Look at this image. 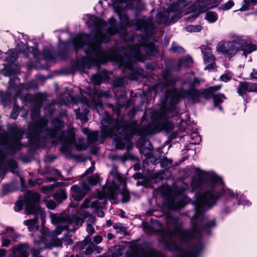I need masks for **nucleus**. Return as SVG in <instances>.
I'll use <instances>...</instances> for the list:
<instances>
[{"label": "nucleus", "instance_id": "1", "mask_svg": "<svg viewBox=\"0 0 257 257\" xmlns=\"http://www.w3.org/2000/svg\"><path fill=\"white\" fill-rule=\"evenodd\" d=\"M191 186L194 190L204 189L205 191L196 197L195 214L192 220L191 230L183 229L182 222L178 217H169L167 219V229H164L158 221L151 225L143 223L144 230L147 233L160 232L162 241L171 250H181V245L192 239L200 240L203 228L197 223L196 220L206 209L215 205L218 199H237L238 196L236 192L227 188L221 178L213 172L196 169Z\"/></svg>", "mask_w": 257, "mask_h": 257}, {"label": "nucleus", "instance_id": "2", "mask_svg": "<svg viewBox=\"0 0 257 257\" xmlns=\"http://www.w3.org/2000/svg\"><path fill=\"white\" fill-rule=\"evenodd\" d=\"M92 20L94 22L95 34L94 40L89 42L88 35L83 34L74 38L72 44L76 50L82 48L85 52V57L78 60L80 66L89 68L92 65L104 63L108 59V53L101 49L100 42H107L110 36L116 33L124 35L125 30L122 29V32L118 30L116 21L113 18H110L107 24L101 19L94 17Z\"/></svg>", "mask_w": 257, "mask_h": 257}, {"label": "nucleus", "instance_id": "3", "mask_svg": "<svg viewBox=\"0 0 257 257\" xmlns=\"http://www.w3.org/2000/svg\"><path fill=\"white\" fill-rule=\"evenodd\" d=\"M101 124V134L103 138L107 137H113L118 134H120L123 138V140L121 137L115 139L116 147L118 149L123 148L125 145L124 141L128 142L133 135L145 136L159 132L160 130L165 128V126L162 125L159 129L152 130V124L146 127H142L135 121L128 123L123 120L113 122L109 116H107L106 119H103Z\"/></svg>", "mask_w": 257, "mask_h": 257}, {"label": "nucleus", "instance_id": "4", "mask_svg": "<svg viewBox=\"0 0 257 257\" xmlns=\"http://www.w3.org/2000/svg\"><path fill=\"white\" fill-rule=\"evenodd\" d=\"M88 214L83 211L78 216H73L71 218L66 215H60L53 213L50 214L51 222L56 224V227L54 231H50L46 227L43 228V230L47 234L44 244L50 248L53 246L61 247L63 244L65 245L72 243V240L69 236H65L62 239L56 238V236L61 233L64 230L67 229L69 225H80L82 224L83 219L86 218Z\"/></svg>", "mask_w": 257, "mask_h": 257}, {"label": "nucleus", "instance_id": "5", "mask_svg": "<svg viewBox=\"0 0 257 257\" xmlns=\"http://www.w3.org/2000/svg\"><path fill=\"white\" fill-rule=\"evenodd\" d=\"M157 48L153 43L144 44L135 46H129L127 52L124 56H118L117 61L120 67L127 68L131 72H141V69H136L135 63L137 61H143L146 59L145 53L151 56H155Z\"/></svg>", "mask_w": 257, "mask_h": 257}, {"label": "nucleus", "instance_id": "6", "mask_svg": "<svg viewBox=\"0 0 257 257\" xmlns=\"http://www.w3.org/2000/svg\"><path fill=\"white\" fill-rule=\"evenodd\" d=\"M204 249L202 243L199 242L192 247V249L185 254L184 257H199ZM124 257H164L159 253L152 249H145L139 245L130 247V250L125 252Z\"/></svg>", "mask_w": 257, "mask_h": 257}, {"label": "nucleus", "instance_id": "7", "mask_svg": "<svg viewBox=\"0 0 257 257\" xmlns=\"http://www.w3.org/2000/svg\"><path fill=\"white\" fill-rule=\"evenodd\" d=\"M242 42L239 36H235L232 41L222 40L216 46V51L221 54L225 58L230 59L235 56L239 51L238 43Z\"/></svg>", "mask_w": 257, "mask_h": 257}, {"label": "nucleus", "instance_id": "8", "mask_svg": "<svg viewBox=\"0 0 257 257\" xmlns=\"http://www.w3.org/2000/svg\"><path fill=\"white\" fill-rule=\"evenodd\" d=\"M39 114V106L34 108L32 110V118L34 123L29 127L30 137L34 141L38 142L40 141V137L46 130L45 126L47 122L44 118H40L36 121L37 118Z\"/></svg>", "mask_w": 257, "mask_h": 257}, {"label": "nucleus", "instance_id": "9", "mask_svg": "<svg viewBox=\"0 0 257 257\" xmlns=\"http://www.w3.org/2000/svg\"><path fill=\"white\" fill-rule=\"evenodd\" d=\"M183 91L173 90L168 92L166 96V100L164 104V108L162 110L164 115H166L169 112L172 113L173 115L178 114V110L176 104L180 99L183 97Z\"/></svg>", "mask_w": 257, "mask_h": 257}, {"label": "nucleus", "instance_id": "10", "mask_svg": "<svg viewBox=\"0 0 257 257\" xmlns=\"http://www.w3.org/2000/svg\"><path fill=\"white\" fill-rule=\"evenodd\" d=\"M51 138H57L58 141L62 144L60 149L61 152L69 154L71 152V145L75 144V135L73 131H70L69 132L63 133L61 134L59 132L53 131L50 133Z\"/></svg>", "mask_w": 257, "mask_h": 257}, {"label": "nucleus", "instance_id": "11", "mask_svg": "<svg viewBox=\"0 0 257 257\" xmlns=\"http://www.w3.org/2000/svg\"><path fill=\"white\" fill-rule=\"evenodd\" d=\"M215 0H199L189 8V11L186 14L191 13L192 14L186 18L187 21L189 22L193 21L201 13L207 10L214 7Z\"/></svg>", "mask_w": 257, "mask_h": 257}, {"label": "nucleus", "instance_id": "12", "mask_svg": "<svg viewBox=\"0 0 257 257\" xmlns=\"http://www.w3.org/2000/svg\"><path fill=\"white\" fill-rule=\"evenodd\" d=\"M12 138L9 139L6 133L3 134L0 143L11 151H15L19 149V141L22 135V131L16 127H13L10 130Z\"/></svg>", "mask_w": 257, "mask_h": 257}, {"label": "nucleus", "instance_id": "13", "mask_svg": "<svg viewBox=\"0 0 257 257\" xmlns=\"http://www.w3.org/2000/svg\"><path fill=\"white\" fill-rule=\"evenodd\" d=\"M40 196L36 192H28L26 197L25 210L28 214H37L40 213L42 217L43 214L42 210L39 208L38 202L39 200Z\"/></svg>", "mask_w": 257, "mask_h": 257}, {"label": "nucleus", "instance_id": "14", "mask_svg": "<svg viewBox=\"0 0 257 257\" xmlns=\"http://www.w3.org/2000/svg\"><path fill=\"white\" fill-rule=\"evenodd\" d=\"M175 5H170L168 6L167 10L162 12L158 13L157 17V20L159 23L169 24L174 23L176 20L180 17V13H177L176 9L175 10L173 7Z\"/></svg>", "mask_w": 257, "mask_h": 257}, {"label": "nucleus", "instance_id": "15", "mask_svg": "<svg viewBox=\"0 0 257 257\" xmlns=\"http://www.w3.org/2000/svg\"><path fill=\"white\" fill-rule=\"evenodd\" d=\"M31 50L32 51L33 56L36 58L38 57V51L35 47L29 48L24 43H21L17 45L16 50L9 52V56L6 58V61L10 63L14 62L18 58V52L23 53L27 56L28 54V51H30Z\"/></svg>", "mask_w": 257, "mask_h": 257}, {"label": "nucleus", "instance_id": "16", "mask_svg": "<svg viewBox=\"0 0 257 257\" xmlns=\"http://www.w3.org/2000/svg\"><path fill=\"white\" fill-rule=\"evenodd\" d=\"M90 189L89 185L87 182H84L81 186L73 185L71 188V195L75 200H81L85 195L86 192Z\"/></svg>", "mask_w": 257, "mask_h": 257}, {"label": "nucleus", "instance_id": "17", "mask_svg": "<svg viewBox=\"0 0 257 257\" xmlns=\"http://www.w3.org/2000/svg\"><path fill=\"white\" fill-rule=\"evenodd\" d=\"M202 53L203 54L204 62L207 66L205 67V70L209 71L215 69L216 66L215 64V57L211 54L210 49L206 46H202L200 47Z\"/></svg>", "mask_w": 257, "mask_h": 257}, {"label": "nucleus", "instance_id": "18", "mask_svg": "<svg viewBox=\"0 0 257 257\" xmlns=\"http://www.w3.org/2000/svg\"><path fill=\"white\" fill-rule=\"evenodd\" d=\"M41 236L39 238L37 234H35L34 235V242L36 245L35 248L33 249L31 251L33 257H42L41 256H38L40 252V250L44 247H48L44 244V241L46 239V236L47 233H46L42 229L41 231Z\"/></svg>", "mask_w": 257, "mask_h": 257}, {"label": "nucleus", "instance_id": "19", "mask_svg": "<svg viewBox=\"0 0 257 257\" xmlns=\"http://www.w3.org/2000/svg\"><path fill=\"white\" fill-rule=\"evenodd\" d=\"M242 42L238 43V47H239V51L243 52V55L245 57L249 54L251 53L252 52L257 49V46L253 43L249 42L248 40L243 36H239Z\"/></svg>", "mask_w": 257, "mask_h": 257}, {"label": "nucleus", "instance_id": "20", "mask_svg": "<svg viewBox=\"0 0 257 257\" xmlns=\"http://www.w3.org/2000/svg\"><path fill=\"white\" fill-rule=\"evenodd\" d=\"M136 25L137 29L143 31L146 33H149L155 28L152 20L150 18L138 20L136 21Z\"/></svg>", "mask_w": 257, "mask_h": 257}, {"label": "nucleus", "instance_id": "21", "mask_svg": "<svg viewBox=\"0 0 257 257\" xmlns=\"http://www.w3.org/2000/svg\"><path fill=\"white\" fill-rule=\"evenodd\" d=\"M79 101L82 104L86 105L91 108L96 109L98 113H99L102 107V101L98 97H94L91 100H88L85 98H82Z\"/></svg>", "mask_w": 257, "mask_h": 257}, {"label": "nucleus", "instance_id": "22", "mask_svg": "<svg viewBox=\"0 0 257 257\" xmlns=\"http://www.w3.org/2000/svg\"><path fill=\"white\" fill-rule=\"evenodd\" d=\"M187 201V197L179 195L169 201V206L171 209L176 210L183 207Z\"/></svg>", "mask_w": 257, "mask_h": 257}, {"label": "nucleus", "instance_id": "23", "mask_svg": "<svg viewBox=\"0 0 257 257\" xmlns=\"http://www.w3.org/2000/svg\"><path fill=\"white\" fill-rule=\"evenodd\" d=\"M256 89L255 86L252 83L241 82L239 83L237 92L240 95H243L247 92L256 91Z\"/></svg>", "mask_w": 257, "mask_h": 257}, {"label": "nucleus", "instance_id": "24", "mask_svg": "<svg viewBox=\"0 0 257 257\" xmlns=\"http://www.w3.org/2000/svg\"><path fill=\"white\" fill-rule=\"evenodd\" d=\"M118 189V185L115 183V181H112V185L108 186L107 190L104 189V193L102 196L100 198L106 197L110 199H113L116 197V191Z\"/></svg>", "mask_w": 257, "mask_h": 257}, {"label": "nucleus", "instance_id": "25", "mask_svg": "<svg viewBox=\"0 0 257 257\" xmlns=\"http://www.w3.org/2000/svg\"><path fill=\"white\" fill-rule=\"evenodd\" d=\"M114 176L116 177V179L119 181L120 183H122L123 185V188L122 189L121 194L122 197V202H126L129 201L130 199V195L129 192L128 190L125 188L124 185H125V182H124L122 179L120 178L118 175H111L109 176V179L110 180L111 178H113Z\"/></svg>", "mask_w": 257, "mask_h": 257}, {"label": "nucleus", "instance_id": "26", "mask_svg": "<svg viewBox=\"0 0 257 257\" xmlns=\"http://www.w3.org/2000/svg\"><path fill=\"white\" fill-rule=\"evenodd\" d=\"M192 63L193 60L190 57L184 56L179 59L178 66L180 68H185L190 66Z\"/></svg>", "mask_w": 257, "mask_h": 257}, {"label": "nucleus", "instance_id": "27", "mask_svg": "<svg viewBox=\"0 0 257 257\" xmlns=\"http://www.w3.org/2000/svg\"><path fill=\"white\" fill-rule=\"evenodd\" d=\"M111 1L115 12H119L125 10L126 5L125 3V0H111Z\"/></svg>", "mask_w": 257, "mask_h": 257}, {"label": "nucleus", "instance_id": "28", "mask_svg": "<svg viewBox=\"0 0 257 257\" xmlns=\"http://www.w3.org/2000/svg\"><path fill=\"white\" fill-rule=\"evenodd\" d=\"M55 200L60 203L67 198V194L64 189H60L58 190L53 195Z\"/></svg>", "mask_w": 257, "mask_h": 257}, {"label": "nucleus", "instance_id": "29", "mask_svg": "<svg viewBox=\"0 0 257 257\" xmlns=\"http://www.w3.org/2000/svg\"><path fill=\"white\" fill-rule=\"evenodd\" d=\"M24 244H20L14 250V254L16 257H28L26 251L23 249Z\"/></svg>", "mask_w": 257, "mask_h": 257}, {"label": "nucleus", "instance_id": "30", "mask_svg": "<svg viewBox=\"0 0 257 257\" xmlns=\"http://www.w3.org/2000/svg\"><path fill=\"white\" fill-rule=\"evenodd\" d=\"M205 18L209 23H214L217 21L218 16L215 13L209 11L206 13Z\"/></svg>", "mask_w": 257, "mask_h": 257}, {"label": "nucleus", "instance_id": "31", "mask_svg": "<svg viewBox=\"0 0 257 257\" xmlns=\"http://www.w3.org/2000/svg\"><path fill=\"white\" fill-rule=\"evenodd\" d=\"M124 10H123L120 11L119 12H115L118 14L121 24L122 25H123V26L131 25V24L130 23L127 16L125 14L121 13V12L122 11H123Z\"/></svg>", "mask_w": 257, "mask_h": 257}, {"label": "nucleus", "instance_id": "32", "mask_svg": "<svg viewBox=\"0 0 257 257\" xmlns=\"http://www.w3.org/2000/svg\"><path fill=\"white\" fill-rule=\"evenodd\" d=\"M187 0H177L176 3L172 4L176 5V7H173L174 10H175L176 9H177L176 12L180 14L181 12H180V10L182 9V8L184 7L187 5Z\"/></svg>", "mask_w": 257, "mask_h": 257}, {"label": "nucleus", "instance_id": "33", "mask_svg": "<svg viewBox=\"0 0 257 257\" xmlns=\"http://www.w3.org/2000/svg\"><path fill=\"white\" fill-rule=\"evenodd\" d=\"M79 109H75L77 115V118L80 119L82 122H85L87 121V115L88 114V110H85L84 112L79 113L78 112Z\"/></svg>", "mask_w": 257, "mask_h": 257}, {"label": "nucleus", "instance_id": "34", "mask_svg": "<svg viewBox=\"0 0 257 257\" xmlns=\"http://www.w3.org/2000/svg\"><path fill=\"white\" fill-rule=\"evenodd\" d=\"M98 132H93L89 133L88 135V142L91 144L94 143L98 140Z\"/></svg>", "mask_w": 257, "mask_h": 257}, {"label": "nucleus", "instance_id": "35", "mask_svg": "<svg viewBox=\"0 0 257 257\" xmlns=\"http://www.w3.org/2000/svg\"><path fill=\"white\" fill-rule=\"evenodd\" d=\"M185 29L189 32H198L202 30V27L200 25H188Z\"/></svg>", "mask_w": 257, "mask_h": 257}, {"label": "nucleus", "instance_id": "36", "mask_svg": "<svg viewBox=\"0 0 257 257\" xmlns=\"http://www.w3.org/2000/svg\"><path fill=\"white\" fill-rule=\"evenodd\" d=\"M214 98V104L216 106H217V105L220 103H221L224 99H225V97L223 94H217L216 95H214L213 96Z\"/></svg>", "mask_w": 257, "mask_h": 257}, {"label": "nucleus", "instance_id": "37", "mask_svg": "<svg viewBox=\"0 0 257 257\" xmlns=\"http://www.w3.org/2000/svg\"><path fill=\"white\" fill-rule=\"evenodd\" d=\"M113 228L116 230V232L121 234L124 235L126 232V228L121 224L116 223L113 225Z\"/></svg>", "mask_w": 257, "mask_h": 257}, {"label": "nucleus", "instance_id": "38", "mask_svg": "<svg viewBox=\"0 0 257 257\" xmlns=\"http://www.w3.org/2000/svg\"><path fill=\"white\" fill-rule=\"evenodd\" d=\"M237 204L238 205L249 206L251 205V203L249 200L246 199L243 195H240L238 200Z\"/></svg>", "mask_w": 257, "mask_h": 257}, {"label": "nucleus", "instance_id": "39", "mask_svg": "<svg viewBox=\"0 0 257 257\" xmlns=\"http://www.w3.org/2000/svg\"><path fill=\"white\" fill-rule=\"evenodd\" d=\"M191 143L192 144H198L201 141V138L197 134L195 133H192L190 136Z\"/></svg>", "mask_w": 257, "mask_h": 257}, {"label": "nucleus", "instance_id": "40", "mask_svg": "<svg viewBox=\"0 0 257 257\" xmlns=\"http://www.w3.org/2000/svg\"><path fill=\"white\" fill-rule=\"evenodd\" d=\"M99 180V176L97 174H94L91 176H90L88 179V182L89 184L90 185H96Z\"/></svg>", "mask_w": 257, "mask_h": 257}, {"label": "nucleus", "instance_id": "41", "mask_svg": "<svg viewBox=\"0 0 257 257\" xmlns=\"http://www.w3.org/2000/svg\"><path fill=\"white\" fill-rule=\"evenodd\" d=\"M221 85H217L212 87H210L205 91V92L206 93H208L209 95H212L214 92L219 90L221 88Z\"/></svg>", "mask_w": 257, "mask_h": 257}, {"label": "nucleus", "instance_id": "42", "mask_svg": "<svg viewBox=\"0 0 257 257\" xmlns=\"http://www.w3.org/2000/svg\"><path fill=\"white\" fill-rule=\"evenodd\" d=\"M171 50L173 52L176 53H182L184 52V50L182 47L178 46L176 44L174 43L172 44Z\"/></svg>", "mask_w": 257, "mask_h": 257}, {"label": "nucleus", "instance_id": "43", "mask_svg": "<svg viewBox=\"0 0 257 257\" xmlns=\"http://www.w3.org/2000/svg\"><path fill=\"white\" fill-rule=\"evenodd\" d=\"M6 230L8 235L13 240L17 238L19 236L18 234L14 232L13 229L12 228L8 227Z\"/></svg>", "mask_w": 257, "mask_h": 257}, {"label": "nucleus", "instance_id": "44", "mask_svg": "<svg viewBox=\"0 0 257 257\" xmlns=\"http://www.w3.org/2000/svg\"><path fill=\"white\" fill-rule=\"evenodd\" d=\"M57 183L49 186H43L41 187V190H42V192L44 193H47L48 192L52 191L53 189L57 186Z\"/></svg>", "mask_w": 257, "mask_h": 257}, {"label": "nucleus", "instance_id": "45", "mask_svg": "<svg viewBox=\"0 0 257 257\" xmlns=\"http://www.w3.org/2000/svg\"><path fill=\"white\" fill-rule=\"evenodd\" d=\"M87 243L88 241L86 240L83 242H79L74 247V249L76 250L79 249L80 250H81L84 248V247L87 244Z\"/></svg>", "mask_w": 257, "mask_h": 257}, {"label": "nucleus", "instance_id": "46", "mask_svg": "<svg viewBox=\"0 0 257 257\" xmlns=\"http://www.w3.org/2000/svg\"><path fill=\"white\" fill-rule=\"evenodd\" d=\"M102 81L101 76L97 75H93L91 78V82L95 85H98Z\"/></svg>", "mask_w": 257, "mask_h": 257}, {"label": "nucleus", "instance_id": "47", "mask_svg": "<svg viewBox=\"0 0 257 257\" xmlns=\"http://www.w3.org/2000/svg\"><path fill=\"white\" fill-rule=\"evenodd\" d=\"M250 7V3L247 0H245L243 1L242 5L241 7L240 8L239 10L241 11H245L249 9Z\"/></svg>", "mask_w": 257, "mask_h": 257}, {"label": "nucleus", "instance_id": "48", "mask_svg": "<svg viewBox=\"0 0 257 257\" xmlns=\"http://www.w3.org/2000/svg\"><path fill=\"white\" fill-rule=\"evenodd\" d=\"M38 217H35L34 219H29L24 221V224L26 225H36V223L37 221Z\"/></svg>", "mask_w": 257, "mask_h": 257}, {"label": "nucleus", "instance_id": "49", "mask_svg": "<svg viewBox=\"0 0 257 257\" xmlns=\"http://www.w3.org/2000/svg\"><path fill=\"white\" fill-rule=\"evenodd\" d=\"M216 225L215 220L214 219L209 220L206 224L205 227L207 228H210L215 227Z\"/></svg>", "mask_w": 257, "mask_h": 257}, {"label": "nucleus", "instance_id": "50", "mask_svg": "<svg viewBox=\"0 0 257 257\" xmlns=\"http://www.w3.org/2000/svg\"><path fill=\"white\" fill-rule=\"evenodd\" d=\"M234 5V3L231 1H229L227 3H226L222 7V9L223 10H227L230 9Z\"/></svg>", "mask_w": 257, "mask_h": 257}, {"label": "nucleus", "instance_id": "51", "mask_svg": "<svg viewBox=\"0 0 257 257\" xmlns=\"http://www.w3.org/2000/svg\"><path fill=\"white\" fill-rule=\"evenodd\" d=\"M46 205L47 208L50 209H54L56 206V203L53 200H50L46 202Z\"/></svg>", "mask_w": 257, "mask_h": 257}, {"label": "nucleus", "instance_id": "52", "mask_svg": "<svg viewBox=\"0 0 257 257\" xmlns=\"http://www.w3.org/2000/svg\"><path fill=\"white\" fill-rule=\"evenodd\" d=\"M23 202L22 200L18 201L15 206V209L16 211H20L22 209Z\"/></svg>", "mask_w": 257, "mask_h": 257}, {"label": "nucleus", "instance_id": "53", "mask_svg": "<svg viewBox=\"0 0 257 257\" xmlns=\"http://www.w3.org/2000/svg\"><path fill=\"white\" fill-rule=\"evenodd\" d=\"M231 78V75H230V74H223L220 76L221 80L222 81L225 82H226L228 81H229Z\"/></svg>", "mask_w": 257, "mask_h": 257}, {"label": "nucleus", "instance_id": "54", "mask_svg": "<svg viewBox=\"0 0 257 257\" xmlns=\"http://www.w3.org/2000/svg\"><path fill=\"white\" fill-rule=\"evenodd\" d=\"M161 164L163 166L169 167L171 165L172 162L171 160H168L167 158H164L162 160Z\"/></svg>", "mask_w": 257, "mask_h": 257}, {"label": "nucleus", "instance_id": "55", "mask_svg": "<svg viewBox=\"0 0 257 257\" xmlns=\"http://www.w3.org/2000/svg\"><path fill=\"white\" fill-rule=\"evenodd\" d=\"M136 0H125V3L126 4L125 7V10L126 9H132L133 6H132V3L133 2L136 1Z\"/></svg>", "mask_w": 257, "mask_h": 257}, {"label": "nucleus", "instance_id": "56", "mask_svg": "<svg viewBox=\"0 0 257 257\" xmlns=\"http://www.w3.org/2000/svg\"><path fill=\"white\" fill-rule=\"evenodd\" d=\"M91 207L95 210L99 209L101 206L99 201H94L91 203Z\"/></svg>", "mask_w": 257, "mask_h": 257}, {"label": "nucleus", "instance_id": "57", "mask_svg": "<svg viewBox=\"0 0 257 257\" xmlns=\"http://www.w3.org/2000/svg\"><path fill=\"white\" fill-rule=\"evenodd\" d=\"M86 230L87 232L89 233L90 235H92L95 232L94 227L92 226V225L89 224L87 225Z\"/></svg>", "mask_w": 257, "mask_h": 257}, {"label": "nucleus", "instance_id": "58", "mask_svg": "<svg viewBox=\"0 0 257 257\" xmlns=\"http://www.w3.org/2000/svg\"><path fill=\"white\" fill-rule=\"evenodd\" d=\"M94 252L93 244H90L86 249L85 254H89Z\"/></svg>", "mask_w": 257, "mask_h": 257}, {"label": "nucleus", "instance_id": "59", "mask_svg": "<svg viewBox=\"0 0 257 257\" xmlns=\"http://www.w3.org/2000/svg\"><path fill=\"white\" fill-rule=\"evenodd\" d=\"M102 240V236L100 235H96L94 237V239H93V241L96 243V244H98L100 242H101Z\"/></svg>", "mask_w": 257, "mask_h": 257}, {"label": "nucleus", "instance_id": "60", "mask_svg": "<svg viewBox=\"0 0 257 257\" xmlns=\"http://www.w3.org/2000/svg\"><path fill=\"white\" fill-rule=\"evenodd\" d=\"M90 200L88 199H86L84 200L83 203L81 204L82 208H87L89 206Z\"/></svg>", "mask_w": 257, "mask_h": 257}, {"label": "nucleus", "instance_id": "61", "mask_svg": "<svg viewBox=\"0 0 257 257\" xmlns=\"http://www.w3.org/2000/svg\"><path fill=\"white\" fill-rule=\"evenodd\" d=\"M251 79H257V70L253 69L252 73L250 74Z\"/></svg>", "mask_w": 257, "mask_h": 257}, {"label": "nucleus", "instance_id": "62", "mask_svg": "<svg viewBox=\"0 0 257 257\" xmlns=\"http://www.w3.org/2000/svg\"><path fill=\"white\" fill-rule=\"evenodd\" d=\"M10 240L7 238H3V245L4 246H8L10 244Z\"/></svg>", "mask_w": 257, "mask_h": 257}, {"label": "nucleus", "instance_id": "63", "mask_svg": "<svg viewBox=\"0 0 257 257\" xmlns=\"http://www.w3.org/2000/svg\"><path fill=\"white\" fill-rule=\"evenodd\" d=\"M93 248H94V252H96V253H99L101 252L102 248H100L99 246H96L94 244H93Z\"/></svg>", "mask_w": 257, "mask_h": 257}, {"label": "nucleus", "instance_id": "64", "mask_svg": "<svg viewBox=\"0 0 257 257\" xmlns=\"http://www.w3.org/2000/svg\"><path fill=\"white\" fill-rule=\"evenodd\" d=\"M94 167L92 166L88 168L85 172L84 175H87L88 174L92 173L94 171Z\"/></svg>", "mask_w": 257, "mask_h": 257}]
</instances>
